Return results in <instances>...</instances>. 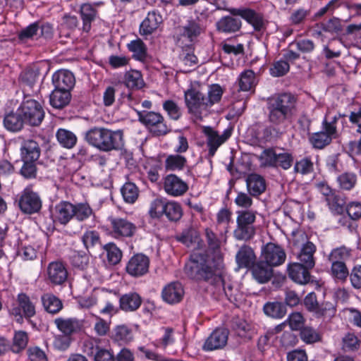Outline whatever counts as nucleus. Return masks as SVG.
Here are the masks:
<instances>
[{"instance_id": "nucleus-37", "label": "nucleus", "mask_w": 361, "mask_h": 361, "mask_svg": "<svg viewBox=\"0 0 361 361\" xmlns=\"http://www.w3.org/2000/svg\"><path fill=\"white\" fill-rule=\"evenodd\" d=\"M263 310L267 316L274 319L283 318L287 312L286 306L281 302H268L264 304Z\"/></svg>"}, {"instance_id": "nucleus-59", "label": "nucleus", "mask_w": 361, "mask_h": 361, "mask_svg": "<svg viewBox=\"0 0 361 361\" xmlns=\"http://www.w3.org/2000/svg\"><path fill=\"white\" fill-rule=\"evenodd\" d=\"M313 171V163L310 159L305 157L297 161L294 166V172L306 175Z\"/></svg>"}, {"instance_id": "nucleus-24", "label": "nucleus", "mask_w": 361, "mask_h": 361, "mask_svg": "<svg viewBox=\"0 0 361 361\" xmlns=\"http://www.w3.org/2000/svg\"><path fill=\"white\" fill-rule=\"evenodd\" d=\"M54 324L61 332L68 336L79 331L82 326V322L75 318L59 317L55 319Z\"/></svg>"}, {"instance_id": "nucleus-41", "label": "nucleus", "mask_w": 361, "mask_h": 361, "mask_svg": "<svg viewBox=\"0 0 361 361\" xmlns=\"http://www.w3.org/2000/svg\"><path fill=\"white\" fill-rule=\"evenodd\" d=\"M124 82L126 87L130 89H140L145 85L141 73L135 70L126 73Z\"/></svg>"}, {"instance_id": "nucleus-43", "label": "nucleus", "mask_w": 361, "mask_h": 361, "mask_svg": "<svg viewBox=\"0 0 361 361\" xmlns=\"http://www.w3.org/2000/svg\"><path fill=\"white\" fill-rule=\"evenodd\" d=\"M164 214H165L170 221H178L183 214L180 204L173 201L166 202Z\"/></svg>"}, {"instance_id": "nucleus-17", "label": "nucleus", "mask_w": 361, "mask_h": 361, "mask_svg": "<svg viewBox=\"0 0 361 361\" xmlns=\"http://www.w3.org/2000/svg\"><path fill=\"white\" fill-rule=\"evenodd\" d=\"M228 331L224 329H215L207 338L204 349L205 350H214L224 348L227 343Z\"/></svg>"}, {"instance_id": "nucleus-20", "label": "nucleus", "mask_w": 361, "mask_h": 361, "mask_svg": "<svg viewBox=\"0 0 361 361\" xmlns=\"http://www.w3.org/2000/svg\"><path fill=\"white\" fill-rule=\"evenodd\" d=\"M205 233H206V238H207L208 247L210 250H212L215 253L216 257V260L212 262L209 259H204L203 255H201V254H199L197 252L192 253L190 255V257L193 255H197L201 256L202 257V259H203L202 264L207 263L213 267V266L216 265L217 262H219L221 263V266L222 267L221 257L219 252V250L220 247L219 240L217 238V237L213 233V231L208 228L206 229ZM190 262H191V258L190 259L189 262H188L187 264H189Z\"/></svg>"}, {"instance_id": "nucleus-44", "label": "nucleus", "mask_w": 361, "mask_h": 361, "mask_svg": "<svg viewBox=\"0 0 361 361\" xmlns=\"http://www.w3.org/2000/svg\"><path fill=\"white\" fill-rule=\"evenodd\" d=\"M326 202L331 212L338 214L343 212L346 203L343 195L335 192L327 199Z\"/></svg>"}, {"instance_id": "nucleus-42", "label": "nucleus", "mask_w": 361, "mask_h": 361, "mask_svg": "<svg viewBox=\"0 0 361 361\" xmlns=\"http://www.w3.org/2000/svg\"><path fill=\"white\" fill-rule=\"evenodd\" d=\"M256 85L255 74L252 70H245L239 77L240 90L247 92L253 88Z\"/></svg>"}, {"instance_id": "nucleus-19", "label": "nucleus", "mask_w": 361, "mask_h": 361, "mask_svg": "<svg viewBox=\"0 0 361 361\" xmlns=\"http://www.w3.org/2000/svg\"><path fill=\"white\" fill-rule=\"evenodd\" d=\"M163 22L162 16L156 11H150L140 26L141 35H149L156 31Z\"/></svg>"}, {"instance_id": "nucleus-18", "label": "nucleus", "mask_w": 361, "mask_h": 361, "mask_svg": "<svg viewBox=\"0 0 361 361\" xmlns=\"http://www.w3.org/2000/svg\"><path fill=\"white\" fill-rule=\"evenodd\" d=\"M184 295V290L179 282H172L166 286L161 292L163 300L169 304L180 302Z\"/></svg>"}, {"instance_id": "nucleus-27", "label": "nucleus", "mask_w": 361, "mask_h": 361, "mask_svg": "<svg viewBox=\"0 0 361 361\" xmlns=\"http://www.w3.org/2000/svg\"><path fill=\"white\" fill-rule=\"evenodd\" d=\"M74 204L61 202L55 206L54 217L61 224H66L74 216Z\"/></svg>"}, {"instance_id": "nucleus-62", "label": "nucleus", "mask_w": 361, "mask_h": 361, "mask_svg": "<svg viewBox=\"0 0 361 361\" xmlns=\"http://www.w3.org/2000/svg\"><path fill=\"white\" fill-rule=\"evenodd\" d=\"M286 321L293 331L301 330L305 323L303 316L298 312L290 314Z\"/></svg>"}, {"instance_id": "nucleus-16", "label": "nucleus", "mask_w": 361, "mask_h": 361, "mask_svg": "<svg viewBox=\"0 0 361 361\" xmlns=\"http://www.w3.org/2000/svg\"><path fill=\"white\" fill-rule=\"evenodd\" d=\"M52 82L55 88L71 91L75 83V76L68 70H59L52 75Z\"/></svg>"}, {"instance_id": "nucleus-1", "label": "nucleus", "mask_w": 361, "mask_h": 361, "mask_svg": "<svg viewBox=\"0 0 361 361\" xmlns=\"http://www.w3.org/2000/svg\"><path fill=\"white\" fill-rule=\"evenodd\" d=\"M203 259L201 256L193 255L191 262L185 266V274L191 279L195 280L209 281L214 280L219 282L224 287V290L228 300L234 304L240 303L243 300V295L233 288L231 283H226L220 276L221 269V263L219 262L214 266L209 264H202Z\"/></svg>"}, {"instance_id": "nucleus-22", "label": "nucleus", "mask_w": 361, "mask_h": 361, "mask_svg": "<svg viewBox=\"0 0 361 361\" xmlns=\"http://www.w3.org/2000/svg\"><path fill=\"white\" fill-rule=\"evenodd\" d=\"M40 147L34 140H24L20 147V154L23 162L36 161L40 156Z\"/></svg>"}, {"instance_id": "nucleus-49", "label": "nucleus", "mask_w": 361, "mask_h": 361, "mask_svg": "<svg viewBox=\"0 0 361 361\" xmlns=\"http://www.w3.org/2000/svg\"><path fill=\"white\" fill-rule=\"evenodd\" d=\"M106 252L109 263L112 265L117 264L121 259L122 252L121 250L113 243H109L104 246Z\"/></svg>"}, {"instance_id": "nucleus-28", "label": "nucleus", "mask_w": 361, "mask_h": 361, "mask_svg": "<svg viewBox=\"0 0 361 361\" xmlns=\"http://www.w3.org/2000/svg\"><path fill=\"white\" fill-rule=\"evenodd\" d=\"M253 277L260 283H264L269 281L273 275L271 266L268 265L262 260L252 266Z\"/></svg>"}, {"instance_id": "nucleus-46", "label": "nucleus", "mask_w": 361, "mask_h": 361, "mask_svg": "<svg viewBox=\"0 0 361 361\" xmlns=\"http://www.w3.org/2000/svg\"><path fill=\"white\" fill-rule=\"evenodd\" d=\"M360 347V342L354 334L348 333L343 337L341 348L344 352H355L358 350Z\"/></svg>"}, {"instance_id": "nucleus-38", "label": "nucleus", "mask_w": 361, "mask_h": 361, "mask_svg": "<svg viewBox=\"0 0 361 361\" xmlns=\"http://www.w3.org/2000/svg\"><path fill=\"white\" fill-rule=\"evenodd\" d=\"M24 123L25 120L23 117L18 111L16 113L11 112L7 114L4 119L5 128L13 132L21 130Z\"/></svg>"}, {"instance_id": "nucleus-55", "label": "nucleus", "mask_w": 361, "mask_h": 361, "mask_svg": "<svg viewBox=\"0 0 361 361\" xmlns=\"http://www.w3.org/2000/svg\"><path fill=\"white\" fill-rule=\"evenodd\" d=\"M277 152L271 148L265 149L259 156L261 164L264 166H276Z\"/></svg>"}, {"instance_id": "nucleus-30", "label": "nucleus", "mask_w": 361, "mask_h": 361, "mask_svg": "<svg viewBox=\"0 0 361 361\" xmlns=\"http://www.w3.org/2000/svg\"><path fill=\"white\" fill-rule=\"evenodd\" d=\"M120 307L126 312L135 311L140 307L142 300L136 293H129L122 295L119 300Z\"/></svg>"}, {"instance_id": "nucleus-4", "label": "nucleus", "mask_w": 361, "mask_h": 361, "mask_svg": "<svg viewBox=\"0 0 361 361\" xmlns=\"http://www.w3.org/2000/svg\"><path fill=\"white\" fill-rule=\"evenodd\" d=\"M341 116L340 114L330 116L329 114L325 116L322 121V130L312 133L310 137V142L314 148L323 149L338 136L336 125Z\"/></svg>"}, {"instance_id": "nucleus-48", "label": "nucleus", "mask_w": 361, "mask_h": 361, "mask_svg": "<svg viewBox=\"0 0 361 361\" xmlns=\"http://www.w3.org/2000/svg\"><path fill=\"white\" fill-rule=\"evenodd\" d=\"M121 194L125 202L132 204L137 199L139 190L134 183L128 182L121 188Z\"/></svg>"}, {"instance_id": "nucleus-12", "label": "nucleus", "mask_w": 361, "mask_h": 361, "mask_svg": "<svg viewBox=\"0 0 361 361\" xmlns=\"http://www.w3.org/2000/svg\"><path fill=\"white\" fill-rule=\"evenodd\" d=\"M203 132L207 137L209 157L215 154L217 149L228 139L231 134L230 130H226L222 135H219L217 131L209 126L204 127Z\"/></svg>"}, {"instance_id": "nucleus-9", "label": "nucleus", "mask_w": 361, "mask_h": 361, "mask_svg": "<svg viewBox=\"0 0 361 361\" xmlns=\"http://www.w3.org/2000/svg\"><path fill=\"white\" fill-rule=\"evenodd\" d=\"M18 205L23 212L31 214L40 210L42 200L37 192L30 188H26L21 193Z\"/></svg>"}, {"instance_id": "nucleus-21", "label": "nucleus", "mask_w": 361, "mask_h": 361, "mask_svg": "<svg viewBox=\"0 0 361 361\" xmlns=\"http://www.w3.org/2000/svg\"><path fill=\"white\" fill-rule=\"evenodd\" d=\"M309 269L305 264L298 262L290 263L287 267L289 277L300 284H306L310 281Z\"/></svg>"}, {"instance_id": "nucleus-10", "label": "nucleus", "mask_w": 361, "mask_h": 361, "mask_svg": "<svg viewBox=\"0 0 361 361\" xmlns=\"http://www.w3.org/2000/svg\"><path fill=\"white\" fill-rule=\"evenodd\" d=\"M286 258L284 250L276 244L269 243L262 248V259L269 266H279L285 262Z\"/></svg>"}, {"instance_id": "nucleus-34", "label": "nucleus", "mask_w": 361, "mask_h": 361, "mask_svg": "<svg viewBox=\"0 0 361 361\" xmlns=\"http://www.w3.org/2000/svg\"><path fill=\"white\" fill-rule=\"evenodd\" d=\"M97 15V10L89 4H84L80 7V16L82 20V30L88 32L91 29V24Z\"/></svg>"}, {"instance_id": "nucleus-7", "label": "nucleus", "mask_w": 361, "mask_h": 361, "mask_svg": "<svg viewBox=\"0 0 361 361\" xmlns=\"http://www.w3.org/2000/svg\"><path fill=\"white\" fill-rule=\"evenodd\" d=\"M184 100L188 113L202 119V114L208 110L205 94L200 88L191 86L184 92Z\"/></svg>"}, {"instance_id": "nucleus-45", "label": "nucleus", "mask_w": 361, "mask_h": 361, "mask_svg": "<svg viewBox=\"0 0 361 361\" xmlns=\"http://www.w3.org/2000/svg\"><path fill=\"white\" fill-rule=\"evenodd\" d=\"M186 158L180 154H171L165 160V168L168 171L181 170L186 164Z\"/></svg>"}, {"instance_id": "nucleus-23", "label": "nucleus", "mask_w": 361, "mask_h": 361, "mask_svg": "<svg viewBox=\"0 0 361 361\" xmlns=\"http://www.w3.org/2000/svg\"><path fill=\"white\" fill-rule=\"evenodd\" d=\"M47 274L50 281L56 285L62 284L68 277V271L60 262H51L47 268Z\"/></svg>"}, {"instance_id": "nucleus-52", "label": "nucleus", "mask_w": 361, "mask_h": 361, "mask_svg": "<svg viewBox=\"0 0 361 361\" xmlns=\"http://www.w3.org/2000/svg\"><path fill=\"white\" fill-rule=\"evenodd\" d=\"M91 354L94 356V361H116L115 355L111 350L103 348L96 345L94 348L92 347Z\"/></svg>"}, {"instance_id": "nucleus-63", "label": "nucleus", "mask_w": 361, "mask_h": 361, "mask_svg": "<svg viewBox=\"0 0 361 361\" xmlns=\"http://www.w3.org/2000/svg\"><path fill=\"white\" fill-rule=\"evenodd\" d=\"M196 238L197 232L192 228H185L180 235L176 236L178 241L181 242L188 247L191 245Z\"/></svg>"}, {"instance_id": "nucleus-15", "label": "nucleus", "mask_w": 361, "mask_h": 361, "mask_svg": "<svg viewBox=\"0 0 361 361\" xmlns=\"http://www.w3.org/2000/svg\"><path fill=\"white\" fill-rule=\"evenodd\" d=\"M109 221L115 237H131L137 230L136 226L126 219L111 217Z\"/></svg>"}, {"instance_id": "nucleus-33", "label": "nucleus", "mask_w": 361, "mask_h": 361, "mask_svg": "<svg viewBox=\"0 0 361 361\" xmlns=\"http://www.w3.org/2000/svg\"><path fill=\"white\" fill-rule=\"evenodd\" d=\"M71 97L69 91L54 88L50 94V104L56 109H62L68 104Z\"/></svg>"}, {"instance_id": "nucleus-35", "label": "nucleus", "mask_w": 361, "mask_h": 361, "mask_svg": "<svg viewBox=\"0 0 361 361\" xmlns=\"http://www.w3.org/2000/svg\"><path fill=\"white\" fill-rule=\"evenodd\" d=\"M240 27V20L231 16L223 17L216 23L217 30L226 33L237 32Z\"/></svg>"}, {"instance_id": "nucleus-6", "label": "nucleus", "mask_w": 361, "mask_h": 361, "mask_svg": "<svg viewBox=\"0 0 361 361\" xmlns=\"http://www.w3.org/2000/svg\"><path fill=\"white\" fill-rule=\"evenodd\" d=\"M256 220V212L243 210L237 212V226L233 231L235 238L247 241L255 234L254 223Z\"/></svg>"}, {"instance_id": "nucleus-57", "label": "nucleus", "mask_w": 361, "mask_h": 361, "mask_svg": "<svg viewBox=\"0 0 361 361\" xmlns=\"http://www.w3.org/2000/svg\"><path fill=\"white\" fill-rule=\"evenodd\" d=\"M166 202L161 198L152 200L149 205V214L152 218H159L164 212Z\"/></svg>"}, {"instance_id": "nucleus-25", "label": "nucleus", "mask_w": 361, "mask_h": 361, "mask_svg": "<svg viewBox=\"0 0 361 361\" xmlns=\"http://www.w3.org/2000/svg\"><path fill=\"white\" fill-rule=\"evenodd\" d=\"M256 260L254 250L248 245H243L235 255V262L238 269L252 267Z\"/></svg>"}, {"instance_id": "nucleus-51", "label": "nucleus", "mask_w": 361, "mask_h": 361, "mask_svg": "<svg viewBox=\"0 0 361 361\" xmlns=\"http://www.w3.org/2000/svg\"><path fill=\"white\" fill-rule=\"evenodd\" d=\"M223 93V89L218 84H214L209 87L207 96H206L208 109L221 100Z\"/></svg>"}, {"instance_id": "nucleus-3", "label": "nucleus", "mask_w": 361, "mask_h": 361, "mask_svg": "<svg viewBox=\"0 0 361 361\" xmlns=\"http://www.w3.org/2000/svg\"><path fill=\"white\" fill-rule=\"evenodd\" d=\"M85 141L100 152H109L121 149L124 145L123 132L104 127H93L85 135Z\"/></svg>"}, {"instance_id": "nucleus-32", "label": "nucleus", "mask_w": 361, "mask_h": 361, "mask_svg": "<svg viewBox=\"0 0 361 361\" xmlns=\"http://www.w3.org/2000/svg\"><path fill=\"white\" fill-rule=\"evenodd\" d=\"M202 30L203 29L198 22L191 20L180 28V35L192 42L202 33Z\"/></svg>"}, {"instance_id": "nucleus-29", "label": "nucleus", "mask_w": 361, "mask_h": 361, "mask_svg": "<svg viewBox=\"0 0 361 361\" xmlns=\"http://www.w3.org/2000/svg\"><path fill=\"white\" fill-rule=\"evenodd\" d=\"M247 188L250 194L252 196L261 195L266 188L265 180L259 175L252 173L246 179Z\"/></svg>"}, {"instance_id": "nucleus-53", "label": "nucleus", "mask_w": 361, "mask_h": 361, "mask_svg": "<svg viewBox=\"0 0 361 361\" xmlns=\"http://www.w3.org/2000/svg\"><path fill=\"white\" fill-rule=\"evenodd\" d=\"M81 240L85 247L88 250L100 243V236L96 231H87L81 237Z\"/></svg>"}, {"instance_id": "nucleus-26", "label": "nucleus", "mask_w": 361, "mask_h": 361, "mask_svg": "<svg viewBox=\"0 0 361 361\" xmlns=\"http://www.w3.org/2000/svg\"><path fill=\"white\" fill-rule=\"evenodd\" d=\"M231 14L233 16H240L250 23L256 30H260L263 25L262 17L249 8H239L230 10Z\"/></svg>"}, {"instance_id": "nucleus-58", "label": "nucleus", "mask_w": 361, "mask_h": 361, "mask_svg": "<svg viewBox=\"0 0 361 361\" xmlns=\"http://www.w3.org/2000/svg\"><path fill=\"white\" fill-rule=\"evenodd\" d=\"M74 216L80 221L87 219L93 214L92 208L86 203L74 205Z\"/></svg>"}, {"instance_id": "nucleus-2", "label": "nucleus", "mask_w": 361, "mask_h": 361, "mask_svg": "<svg viewBox=\"0 0 361 361\" xmlns=\"http://www.w3.org/2000/svg\"><path fill=\"white\" fill-rule=\"evenodd\" d=\"M297 98L290 93H281L268 99L269 121L274 126H283L296 113Z\"/></svg>"}, {"instance_id": "nucleus-11", "label": "nucleus", "mask_w": 361, "mask_h": 361, "mask_svg": "<svg viewBox=\"0 0 361 361\" xmlns=\"http://www.w3.org/2000/svg\"><path fill=\"white\" fill-rule=\"evenodd\" d=\"M149 267V257L143 254H136L129 259L126 270L130 276L140 277L148 272Z\"/></svg>"}, {"instance_id": "nucleus-56", "label": "nucleus", "mask_w": 361, "mask_h": 361, "mask_svg": "<svg viewBox=\"0 0 361 361\" xmlns=\"http://www.w3.org/2000/svg\"><path fill=\"white\" fill-rule=\"evenodd\" d=\"M163 109L166 111L170 118L177 121L181 116V110L178 105L173 100H166L163 103Z\"/></svg>"}, {"instance_id": "nucleus-61", "label": "nucleus", "mask_w": 361, "mask_h": 361, "mask_svg": "<svg viewBox=\"0 0 361 361\" xmlns=\"http://www.w3.org/2000/svg\"><path fill=\"white\" fill-rule=\"evenodd\" d=\"M293 160V156L289 152L277 153L275 167L279 166L284 170H287L291 167Z\"/></svg>"}, {"instance_id": "nucleus-40", "label": "nucleus", "mask_w": 361, "mask_h": 361, "mask_svg": "<svg viewBox=\"0 0 361 361\" xmlns=\"http://www.w3.org/2000/svg\"><path fill=\"white\" fill-rule=\"evenodd\" d=\"M357 180V175L353 172H344L340 174L336 182L342 190H350L355 186Z\"/></svg>"}, {"instance_id": "nucleus-36", "label": "nucleus", "mask_w": 361, "mask_h": 361, "mask_svg": "<svg viewBox=\"0 0 361 361\" xmlns=\"http://www.w3.org/2000/svg\"><path fill=\"white\" fill-rule=\"evenodd\" d=\"M42 302L45 310L51 314H56L63 308L61 300L52 293H45L42 296Z\"/></svg>"}, {"instance_id": "nucleus-50", "label": "nucleus", "mask_w": 361, "mask_h": 361, "mask_svg": "<svg viewBox=\"0 0 361 361\" xmlns=\"http://www.w3.org/2000/svg\"><path fill=\"white\" fill-rule=\"evenodd\" d=\"M300 335L302 341L307 344L319 342L322 340L321 334L316 329L310 326L303 327L300 330Z\"/></svg>"}, {"instance_id": "nucleus-54", "label": "nucleus", "mask_w": 361, "mask_h": 361, "mask_svg": "<svg viewBox=\"0 0 361 361\" xmlns=\"http://www.w3.org/2000/svg\"><path fill=\"white\" fill-rule=\"evenodd\" d=\"M71 262L74 267L82 270L85 269L90 263V255L82 251L75 252Z\"/></svg>"}, {"instance_id": "nucleus-5", "label": "nucleus", "mask_w": 361, "mask_h": 361, "mask_svg": "<svg viewBox=\"0 0 361 361\" xmlns=\"http://www.w3.org/2000/svg\"><path fill=\"white\" fill-rule=\"evenodd\" d=\"M138 121L144 125L150 133L157 137L167 135L171 129L164 116L158 112L137 111Z\"/></svg>"}, {"instance_id": "nucleus-60", "label": "nucleus", "mask_w": 361, "mask_h": 361, "mask_svg": "<svg viewBox=\"0 0 361 361\" xmlns=\"http://www.w3.org/2000/svg\"><path fill=\"white\" fill-rule=\"evenodd\" d=\"M28 337L26 332L20 331L15 334L13 338V345L12 350L14 353H18L24 349L27 344Z\"/></svg>"}, {"instance_id": "nucleus-8", "label": "nucleus", "mask_w": 361, "mask_h": 361, "mask_svg": "<svg viewBox=\"0 0 361 361\" xmlns=\"http://www.w3.org/2000/svg\"><path fill=\"white\" fill-rule=\"evenodd\" d=\"M18 111L23 117L25 123L32 126H39L44 117L41 104L28 96H25Z\"/></svg>"}, {"instance_id": "nucleus-13", "label": "nucleus", "mask_w": 361, "mask_h": 361, "mask_svg": "<svg viewBox=\"0 0 361 361\" xmlns=\"http://www.w3.org/2000/svg\"><path fill=\"white\" fill-rule=\"evenodd\" d=\"M18 302L19 307H13L11 310V314L15 317L17 322L21 323L23 322L21 310H23V315L27 318L32 317L35 314V305L27 295L24 293L19 294L18 295Z\"/></svg>"}, {"instance_id": "nucleus-47", "label": "nucleus", "mask_w": 361, "mask_h": 361, "mask_svg": "<svg viewBox=\"0 0 361 361\" xmlns=\"http://www.w3.org/2000/svg\"><path fill=\"white\" fill-rule=\"evenodd\" d=\"M128 49L133 53V56L140 61H143L147 56V47L145 43L137 39L133 40L128 44Z\"/></svg>"}, {"instance_id": "nucleus-31", "label": "nucleus", "mask_w": 361, "mask_h": 361, "mask_svg": "<svg viewBox=\"0 0 361 361\" xmlns=\"http://www.w3.org/2000/svg\"><path fill=\"white\" fill-rule=\"evenodd\" d=\"M316 251V246L310 241H307L301 248L298 255V259L300 263L305 264L307 268H313L315 264L314 254Z\"/></svg>"}, {"instance_id": "nucleus-14", "label": "nucleus", "mask_w": 361, "mask_h": 361, "mask_svg": "<svg viewBox=\"0 0 361 361\" xmlns=\"http://www.w3.org/2000/svg\"><path fill=\"white\" fill-rule=\"evenodd\" d=\"M165 192L173 197H178L184 195L188 190L186 182L175 174L167 175L164 181Z\"/></svg>"}, {"instance_id": "nucleus-39", "label": "nucleus", "mask_w": 361, "mask_h": 361, "mask_svg": "<svg viewBox=\"0 0 361 361\" xmlns=\"http://www.w3.org/2000/svg\"><path fill=\"white\" fill-rule=\"evenodd\" d=\"M56 136L59 144L67 149L73 148L76 145L78 140L73 132L63 128L59 129Z\"/></svg>"}, {"instance_id": "nucleus-64", "label": "nucleus", "mask_w": 361, "mask_h": 361, "mask_svg": "<svg viewBox=\"0 0 361 361\" xmlns=\"http://www.w3.org/2000/svg\"><path fill=\"white\" fill-rule=\"evenodd\" d=\"M349 252L344 247H338L331 251L329 256V260L333 263H341L343 261L348 258Z\"/></svg>"}]
</instances>
